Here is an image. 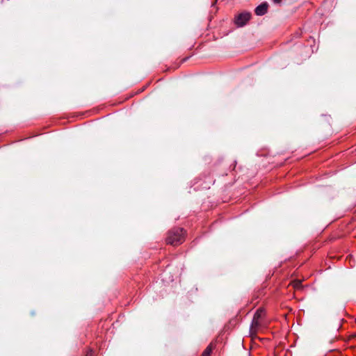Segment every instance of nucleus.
<instances>
[{
  "label": "nucleus",
  "instance_id": "1",
  "mask_svg": "<svg viewBox=\"0 0 356 356\" xmlns=\"http://www.w3.org/2000/svg\"><path fill=\"white\" fill-rule=\"evenodd\" d=\"M185 240V232L182 228H175L168 232L166 243L176 246L181 244Z\"/></svg>",
  "mask_w": 356,
  "mask_h": 356
},
{
  "label": "nucleus",
  "instance_id": "2",
  "mask_svg": "<svg viewBox=\"0 0 356 356\" xmlns=\"http://www.w3.org/2000/svg\"><path fill=\"white\" fill-rule=\"evenodd\" d=\"M264 316V309L261 308L258 309L254 315L251 324L250 331L252 333H256L260 327L266 325L263 321Z\"/></svg>",
  "mask_w": 356,
  "mask_h": 356
},
{
  "label": "nucleus",
  "instance_id": "3",
  "mask_svg": "<svg viewBox=\"0 0 356 356\" xmlns=\"http://www.w3.org/2000/svg\"><path fill=\"white\" fill-rule=\"evenodd\" d=\"M250 18V13L243 12L236 15L234 18V23L238 27H242L247 24Z\"/></svg>",
  "mask_w": 356,
  "mask_h": 356
},
{
  "label": "nucleus",
  "instance_id": "4",
  "mask_svg": "<svg viewBox=\"0 0 356 356\" xmlns=\"http://www.w3.org/2000/svg\"><path fill=\"white\" fill-rule=\"evenodd\" d=\"M268 7L267 3L260 4L255 8V14L259 16L264 15L267 13Z\"/></svg>",
  "mask_w": 356,
  "mask_h": 356
},
{
  "label": "nucleus",
  "instance_id": "5",
  "mask_svg": "<svg viewBox=\"0 0 356 356\" xmlns=\"http://www.w3.org/2000/svg\"><path fill=\"white\" fill-rule=\"evenodd\" d=\"M213 350V344L210 343L204 350L201 356H210Z\"/></svg>",
  "mask_w": 356,
  "mask_h": 356
},
{
  "label": "nucleus",
  "instance_id": "6",
  "mask_svg": "<svg viewBox=\"0 0 356 356\" xmlns=\"http://www.w3.org/2000/svg\"><path fill=\"white\" fill-rule=\"evenodd\" d=\"M291 284L295 289H300L302 288L301 280H294L291 283Z\"/></svg>",
  "mask_w": 356,
  "mask_h": 356
},
{
  "label": "nucleus",
  "instance_id": "7",
  "mask_svg": "<svg viewBox=\"0 0 356 356\" xmlns=\"http://www.w3.org/2000/svg\"><path fill=\"white\" fill-rule=\"evenodd\" d=\"M85 356H94V353L92 350H89L86 353Z\"/></svg>",
  "mask_w": 356,
  "mask_h": 356
},
{
  "label": "nucleus",
  "instance_id": "8",
  "mask_svg": "<svg viewBox=\"0 0 356 356\" xmlns=\"http://www.w3.org/2000/svg\"><path fill=\"white\" fill-rule=\"evenodd\" d=\"M282 1V0H273V2L275 3H280Z\"/></svg>",
  "mask_w": 356,
  "mask_h": 356
}]
</instances>
